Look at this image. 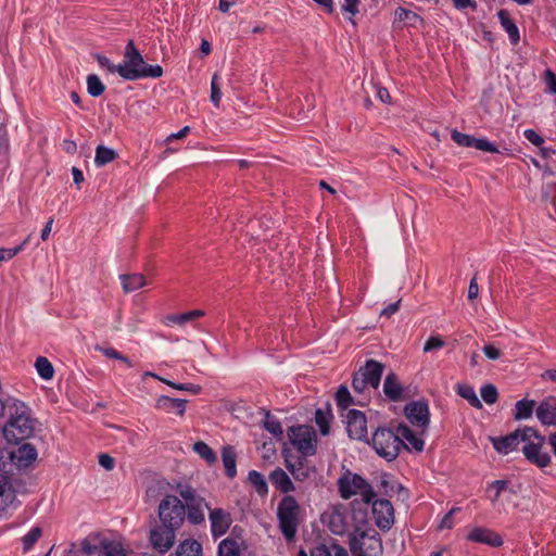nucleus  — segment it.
Listing matches in <instances>:
<instances>
[{
    "label": "nucleus",
    "mask_w": 556,
    "mask_h": 556,
    "mask_svg": "<svg viewBox=\"0 0 556 556\" xmlns=\"http://www.w3.org/2000/svg\"><path fill=\"white\" fill-rule=\"evenodd\" d=\"M168 488H170L168 482L156 481L148 488L147 496L155 498L163 495L157 507L159 520L164 527L168 526L178 531L186 519V506L177 496L167 494Z\"/></svg>",
    "instance_id": "1"
},
{
    "label": "nucleus",
    "mask_w": 556,
    "mask_h": 556,
    "mask_svg": "<svg viewBox=\"0 0 556 556\" xmlns=\"http://www.w3.org/2000/svg\"><path fill=\"white\" fill-rule=\"evenodd\" d=\"M2 431L9 443L18 444L34 434L35 420L29 416L23 404L21 406L14 404V414L11 413V417Z\"/></svg>",
    "instance_id": "2"
},
{
    "label": "nucleus",
    "mask_w": 556,
    "mask_h": 556,
    "mask_svg": "<svg viewBox=\"0 0 556 556\" xmlns=\"http://www.w3.org/2000/svg\"><path fill=\"white\" fill-rule=\"evenodd\" d=\"M338 490L340 496L343 500H349L352 496L359 494L362 495V501L365 504H370L375 497H377V493L374 488L367 480H365L358 473L352 472L349 469H345L341 477L338 479Z\"/></svg>",
    "instance_id": "3"
},
{
    "label": "nucleus",
    "mask_w": 556,
    "mask_h": 556,
    "mask_svg": "<svg viewBox=\"0 0 556 556\" xmlns=\"http://www.w3.org/2000/svg\"><path fill=\"white\" fill-rule=\"evenodd\" d=\"M301 506L292 495H285L277 507L279 529L287 541H293L300 525Z\"/></svg>",
    "instance_id": "4"
},
{
    "label": "nucleus",
    "mask_w": 556,
    "mask_h": 556,
    "mask_svg": "<svg viewBox=\"0 0 556 556\" xmlns=\"http://www.w3.org/2000/svg\"><path fill=\"white\" fill-rule=\"evenodd\" d=\"M370 444L376 453L388 462L394 460L402 448L408 450V445L400 439L397 431L386 427L374 432Z\"/></svg>",
    "instance_id": "5"
},
{
    "label": "nucleus",
    "mask_w": 556,
    "mask_h": 556,
    "mask_svg": "<svg viewBox=\"0 0 556 556\" xmlns=\"http://www.w3.org/2000/svg\"><path fill=\"white\" fill-rule=\"evenodd\" d=\"M522 432V442L526 443L522 453L526 459L539 468L547 467L551 464V456L543 451L545 437L532 427H523Z\"/></svg>",
    "instance_id": "6"
},
{
    "label": "nucleus",
    "mask_w": 556,
    "mask_h": 556,
    "mask_svg": "<svg viewBox=\"0 0 556 556\" xmlns=\"http://www.w3.org/2000/svg\"><path fill=\"white\" fill-rule=\"evenodd\" d=\"M350 549L353 556H382L383 546L380 534L375 529L361 531L350 535Z\"/></svg>",
    "instance_id": "7"
},
{
    "label": "nucleus",
    "mask_w": 556,
    "mask_h": 556,
    "mask_svg": "<svg viewBox=\"0 0 556 556\" xmlns=\"http://www.w3.org/2000/svg\"><path fill=\"white\" fill-rule=\"evenodd\" d=\"M177 490L185 501L186 518L192 525H200L205 520L204 509H211L205 498L198 494L189 484H177Z\"/></svg>",
    "instance_id": "8"
},
{
    "label": "nucleus",
    "mask_w": 556,
    "mask_h": 556,
    "mask_svg": "<svg viewBox=\"0 0 556 556\" xmlns=\"http://www.w3.org/2000/svg\"><path fill=\"white\" fill-rule=\"evenodd\" d=\"M288 437L292 445L304 456H313L317 452V437L309 426H292L288 430Z\"/></svg>",
    "instance_id": "9"
},
{
    "label": "nucleus",
    "mask_w": 556,
    "mask_h": 556,
    "mask_svg": "<svg viewBox=\"0 0 556 556\" xmlns=\"http://www.w3.org/2000/svg\"><path fill=\"white\" fill-rule=\"evenodd\" d=\"M177 530L159 522L150 530V543L160 554H165L175 544Z\"/></svg>",
    "instance_id": "10"
},
{
    "label": "nucleus",
    "mask_w": 556,
    "mask_h": 556,
    "mask_svg": "<svg viewBox=\"0 0 556 556\" xmlns=\"http://www.w3.org/2000/svg\"><path fill=\"white\" fill-rule=\"evenodd\" d=\"M370 504L376 526L382 531L390 530L394 523V509L391 502L375 497Z\"/></svg>",
    "instance_id": "11"
},
{
    "label": "nucleus",
    "mask_w": 556,
    "mask_h": 556,
    "mask_svg": "<svg viewBox=\"0 0 556 556\" xmlns=\"http://www.w3.org/2000/svg\"><path fill=\"white\" fill-rule=\"evenodd\" d=\"M346 431L353 440H367V419L363 412L357 409L348 412Z\"/></svg>",
    "instance_id": "12"
},
{
    "label": "nucleus",
    "mask_w": 556,
    "mask_h": 556,
    "mask_svg": "<svg viewBox=\"0 0 556 556\" xmlns=\"http://www.w3.org/2000/svg\"><path fill=\"white\" fill-rule=\"evenodd\" d=\"M451 137L452 140L460 147H473L477 150H481L484 152L501 153L497 147L485 138H475L473 136L463 134L456 129L452 131Z\"/></svg>",
    "instance_id": "13"
},
{
    "label": "nucleus",
    "mask_w": 556,
    "mask_h": 556,
    "mask_svg": "<svg viewBox=\"0 0 556 556\" xmlns=\"http://www.w3.org/2000/svg\"><path fill=\"white\" fill-rule=\"evenodd\" d=\"M118 75L126 80H137L147 77L159 78L163 75V68L160 65H150L143 61V64L136 68L119 67Z\"/></svg>",
    "instance_id": "14"
},
{
    "label": "nucleus",
    "mask_w": 556,
    "mask_h": 556,
    "mask_svg": "<svg viewBox=\"0 0 556 556\" xmlns=\"http://www.w3.org/2000/svg\"><path fill=\"white\" fill-rule=\"evenodd\" d=\"M307 457L308 456L300 455L294 462H292L287 455H285L286 467L298 482L308 480L316 472V468L314 466H309Z\"/></svg>",
    "instance_id": "15"
},
{
    "label": "nucleus",
    "mask_w": 556,
    "mask_h": 556,
    "mask_svg": "<svg viewBox=\"0 0 556 556\" xmlns=\"http://www.w3.org/2000/svg\"><path fill=\"white\" fill-rule=\"evenodd\" d=\"M405 415L409 421L417 427H427L430 421L429 406L425 401L408 403L405 408Z\"/></svg>",
    "instance_id": "16"
},
{
    "label": "nucleus",
    "mask_w": 556,
    "mask_h": 556,
    "mask_svg": "<svg viewBox=\"0 0 556 556\" xmlns=\"http://www.w3.org/2000/svg\"><path fill=\"white\" fill-rule=\"evenodd\" d=\"M467 540L485 544L492 547H500L503 545L504 541L502 536L492 529L476 527L473 528L467 535Z\"/></svg>",
    "instance_id": "17"
},
{
    "label": "nucleus",
    "mask_w": 556,
    "mask_h": 556,
    "mask_svg": "<svg viewBox=\"0 0 556 556\" xmlns=\"http://www.w3.org/2000/svg\"><path fill=\"white\" fill-rule=\"evenodd\" d=\"M208 518L214 538L224 535L232 522L230 514L223 508L210 509Z\"/></svg>",
    "instance_id": "18"
},
{
    "label": "nucleus",
    "mask_w": 556,
    "mask_h": 556,
    "mask_svg": "<svg viewBox=\"0 0 556 556\" xmlns=\"http://www.w3.org/2000/svg\"><path fill=\"white\" fill-rule=\"evenodd\" d=\"M522 428L516 429L514 432L500 438H490L493 447L500 454H508L517 448L519 442H522Z\"/></svg>",
    "instance_id": "19"
},
{
    "label": "nucleus",
    "mask_w": 556,
    "mask_h": 556,
    "mask_svg": "<svg viewBox=\"0 0 556 556\" xmlns=\"http://www.w3.org/2000/svg\"><path fill=\"white\" fill-rule=\"evenodd\" d=\"M384 370V365L375 359L366 361L365 365L359 368L358 372L367 384L374 389H377L380 384V380Z\"/></svg>",
    "instance_id": "20"
},
{
    "label": "nucleus",
    "mask_w": 556,
    "mask_h": 556,
    "mask_svg": "<svg viewBox=\"0 0 556 556\" xmlns=\"http://www.w3.org/2000/svg\"><path fill=\"white\" fill-rule=\"evenodd\" d=\"M536 417L544 426H556V397L544 399L535 409Z\"/></svg>",
    "instance_id": "21"
},
{
    "label": "nucleus",
    "mask_w": 556,
    "mask_h": 556,
    "mask_svg": "<svg viewBox=\"0 0 556 556\" xmlns=\"http://www.w3.org/2000/svg\"><path fill=\"white\" fill-rule=\"evenodd\" d=\"M11 458L18 467L26 468L37 458V450L30 443H23L17 450L11 452Z\"/></svg>",
    "instance_id": "22"
},
{
    "label": "nucleus",
    "mask_w": 556,
    "mask_h": 556,
    "mask_svg": "<svg viewBox=\"0 0 556 556\" xmlns=\"http://www.w3.org/2000/svg\"><path fill=\"white\" fill-rule=\"evenodd\" d=\"M187 403V400L161 395L156 400L155 407L160 410H164L166 413H175L176 415L182 417L186 412Z\"/></svg>",
    "instance_id": "23"
},
{
    "label": "nucleus",
    "mask_w": 556,
    "mask_h": 556,
    "mask_svg": "<svg viewBox=\"0 0 556 556\" xmlns=\"http://www.w3.org/2000/svg\"><path fill=\"white\" fill-rule=\"evenodd\" d=\"M269 481L278 491L286 495H289V493L294 492L296 490L293 481L290 479L288 473L280 467L275 468L269 473Z\"/></svg>",
    "instance_id": "24"
},
{
    "label": "nucleus",
    "mask_w": 556,
    "mask_h": 556,
    "mask_svg": "<svg viewBox=\"0 0 556 556\" xmlns=\"http://www.w3.org/2000/svg\"><path fill=\"white\" fill-rule=\"evenodd\" d=\"M383 392L386 396L393 402H399L402 400L403 388L394 372H389L387 375L383 382Z\"/></svg>",
    "instance_id": "25"
},
{
    "label": "nucleus",
    "mask_w": 556,
    "mask_h": 556,
    "mask_svg": "<svg viewBox=\"0 0 556 556\" xmlns=\"http://www.w3.org/2000/svg\"><path fill=\"white\" fill-rule=\"evenodd\" d=\"M222 462L225 468V475L229 479H233L237 476V452L232 445L223 446Z\"/></svg>",
    "instance_id": "26"
},
{
    "label": "nucleus",
    "mask_w": 556,
    "mask_h": 556,
    "mask_svg": "<svg viewBox=\"0 0 556 556\" xmlns=\"http://www.w3.org/2000/svg\"><path fill=\"white\" fill-rule=\"evenodd\" d=\"M498 20L501 22L502 27L506 30L509 36V40L511 45H517L520 41V34L517 25L510 18L509 13L501 9L497 12Z\"/></svg>",
    "instance_id": "27"
},
{
    "label": "nucleus",
    "mask_w": 556,
    "mask_h": 556,
    "mask_svg": "<svg viewBox=\"0 0 556 556\" xmlns=\"http://www.w3.org/2000/svg\"><path fill=\"white\" fill-rule=\"evenodd\" d=\"M15 500L10 477L0 473V510H4Z\"/></svg>",
    "instance_id": "28"
},
{
    "label": "nucleus",
    "mask_w": 556,
    "mask_h": 556,
    "mask_svg": "<svg viewBox=\"0 0 556 556\" xmlns=\"http://www.w3.org/2000/svg\"><path fill=\"white\" fill-rule=\"evenodd\" d=\"M397 434L402 441H407L408 444L413 446V448L417 452H421L424 450L425 442L424 440L417 438L414 431L405 424H399L396 427Z\"/></svg>",
    "instance_id": "29"
},
{
    "label": "nucleus",
    "mask_w": 556,
    "mask_h": 556,
    "mask_svg": "<svg viewBox=\"0 0 556 556\" xmlns=\"http://www.w3.org/2000/svg\"><path fill=\"white\" fill-rule=\"evenodd\" d=\"M140 64H143V58L140 52L137 50L132 40H129L124 55V62L122 66H126L127 68H136Z\"/></svg>",
    "instance_id": "30"
},
{
    "label": "nucleus",
    "mask_w": 556,
    "mask_h": 556,
    "mask_svg": "<svg viewBox=\"0 0 556 556\" xmlns=\"http://www.w3.org/2000/svg\"><path fill=\"white\" fill-rule=\"evenodd\" d=\"M122 286L126 293L136 291L147 285L141 274L121 275Z\"/></svg>",
    "instance_id": "31"
},
{
    "label": "nucleus",
    "mask_w": 556,
    "mask_h": 556,
    "mask_svg": "<svg viewBox=\"0 0 556 556\" xmlns=\"http://www.w3.org/2000/svg\"><path fill=\"white\" fill-rule=\"evenodd\" d=\"M176 556H202V545L192 539L181 542L177 549Z\"/></svg>",
    "instance_id": "32"
},
{
    "label": "nucleus",
    "mask_w": 556,
    "mask_h": 556,
    "mask_svg": "<svg viewBox=\"0 0 556 556\" xmlns=\"http://www.w3.org/2000/svg\"><path fill=\"white\" fill-rule=\"evenodd\" d=\"M102 542L99 535L88 536L81 542V551L87 556H101Z\"/></svg>",
    "instance_id": "33"
},
{
    "label": "nucleus",
    "mask_w": 556,
    "mask_h": 556,
    "mask_svg": "<svg viewBox=\"0 0 556 556\" xmlns=\"http://www.w3.org/2000/svg\"><path fill=\"white\" fill-rule=\"evenodd\" d=\"M535 407V401L534 400H520L515 404V413L514 418L516 420H523L528 419L532 416L533 410Z\"/></svg>",
    "instance_id": "34"
},
{
    "label": "nucleus",
    "mask_w": 556,
    "mask_h": 556,
    "mask_svg": "<svg viewBox=\"0 0 556 556\" xmlns=\"http://www.w3.org/2000/svg\"><path fill=\"white\" fill-rule=\"evenodd\" d=\"M118 157V154L115 150L108 148L105 146H98L96 149L94 163L97 166H104Z\"/></svg>",
    "instance_id": "35"
},
{
    "label": "nucleus",
    "mask_w": 556,
    "mask_h": 556,
    "mask_svg": "<svg viewBox=\"0 0 556 556\" xmlns=\"http://www.w3.org/2000/svg\"><path fill=\"white\" fill-rule=\"evenodd\" d=\"M202 316H204V312L203 311L194 309V311L186 312V313H182V314L168 315L166 317V323L167 324H176V325L182 326V325H185L187 323H190V321H193L197 318H200Z\"/></svg>",
    "instance_id": "36"
},
{
    "label": "nucleus",
    "mask_w": 556,
    "mask_h": 556,
    "mask_svg": "<svg viewBox=\"0 0 556 556\" xmlns=\"http://www.w3.org/2000/svg\"><path fill=\"white\" fill-rule=\"evenodd\" d=\"M456 393L462 396L463 399H466L469 404L475 408H481L482 404L477 396L475 389L466 383H458L456 386Z\"/></svg>",
    "instance_id": "37"
},
{
    "label": "nucleus",
    "mask_w": 556,
    "mask_h": 556,
    "mask_svg": "<svg viewBox=\"0 0 556 556\" xmlns=\"http://www.w3.org/2000/svg\"><path fill=\"white\" fill-rule=\"evenodd\" d=\"M193 451L203 458L208 465L216 463V453L203 441L193 444Z\"/></svg>",
    "instance_id": "38"
},
{
    "label": "nucleus",
    "mask_w": 556,
    "mask_h": 556,
    "mask_svg": "<svg viewBox=\"0 0 556 556\" xmlns=\"http://www.w3.org/2000/svg\"><path fill=\"white\" fill-rule=\"evenodd\" d=\"M35 367L37 369L38 375L42 379L50 380L53 378L54 368H53L51 362L47 357H43V356L37 357V359L35 362Z\"/></svg>",
    "instance_id": "39"
},
{
    "label": "nucleus",
    "mask_w": 556,
    "mask_h": 556,
    "mask_svg": "<svg viewBox=\"0 0 556 556\" xmlns=\"http://www.w3.org/2000/svg\"><path fill=\"white\" fill-rule=\"evenodd\" d=\"M332 418L331 410L328 407L327 412L321 408H317L315 413V421L319 427L320 433L327 435L330 431V420Z\"/></svg>",
    "instance_id": "40"
},
{
    "label": "nucleus",
    "mask_w": 556,
    "mask_h": 556,
    "mask_svg": "<svg viewBox=\"0 0 556 556\" xmlns=\"http://www.w3.org/2000/svg\"><path fill=\"white\" fill-rule=\"evenodd\" d=\"M248 480L254 486L255 491L260 495L263 496L268 493L267 482L261 472H258L256 470H251L249 472Z\"/></svg>",
    "instance_id": "41"
},
{
    "label": "nucleus",
    "mask_w": 556,
    "mask_h": 556,
    "mask_svg": "<svg viewBox=\"0 0 556 556\" xmlns=\"http://www.w3.org/2000/svg\"><path fill=\"white\" fill-rule=\"evenodd\" d=\"M264 428L276 438H281L283 434L280 421L269 413H266Z\"/></svg>",
    "instance_id": "42"
},
{
    "label": "nucleus",
    "mask_w": 556,
    "mask_h": 556,
    "mask_svg": "<svg viewBox=\"0 0 556 556\" xmlns=\"http://www.w3.org/2000/svg\"><path fill=\"white\" fill-rule=\"evenodd\" d=\"M87 90L91 97H99L104 92L105 87L96 74H90L87 77Z\"/></svg>",
    "instance_id": "43"
},
{
    "label": "nucleus",
    "mask_w": 556,
    "mask_h": 556,
    "mask_svg": "<svg viewBox=\"0 0 556 556\" xmlns=\"http://www.w3.org/2000/svg\"><path fill=\"white\" fill-rule=\"evenodd\" d=\"M218 556H240L238 543L231 539H225L218 547Z\"/></svg>",
    "instance_id": "44"
},
{
    "label": "nucleus",
    "mask_w": 556,
    "mask_h": 556,
    "mask_svg": "<svg viewBox=\"0 0 556 556\" xmlns=\"http://www.w3.org/2000/svg\"><path fill=\"white\" fill-rule=\"evenodd\" d=\"M101 556H126L121 543L103 540Z\"/></svg>",
    "instance_id": "45"
},
{
    "label": "nucleus",
    "mask_w": 556,
    "mask_h": 556,
    "mask_svg": "<svg viewBox=\"0 0 556 556\" xmlns=\"http://www.w3.org/2000/svg\"><path fill=\"white\" fill-rule=\"evenodd\" d=\"M336 401L338 407L342 409H346L350 405L354 403L353 397L350 394V391L346 386H340L336 393Z\"/></svg>",
    "instance_id": "46"
},
{
    "label": "nucleus",
    "mask_w": 556,
    "mask_h": 556,
    "mask_svg": "<svg viewBox=\"0 0 556 556\" xmlns=\"http://www.w3.org/2000/svg\"><path fill=\"white\" fill-rule=\"evenodd\" d=\"M395 16L399 21H406L410 25H415L417 21H422L420 15L404 8H397L395 11Z\"/></svg>",
    "instance_id": "47"
},
{
    "label": "nucleus",
    "mask_w": 556,
    "mask_h": 556,
    "mask_svg": "<svg viewBox=\"0 0 556 556\" xmlns=\"http://www.w3.org/2000/svg\"><path fill=\"white\" fill-rule=\"evenodd\" d=\"M480 393L486 404H494L498 399L497 389L491 383L484 384L481 388Z\"/></svg>",
    "instance_id": "48"
},
{
    "label": "nucleus",
    "mask_w": 556,
    "mask_h": 556,
    "mask_svg": "<svg viewBox=\"0 0 556 556\" xmlns=\"http://www.w3.org/2000/svg\"><path fill=\"white\" fill-rule=\"evenodd\" d=\"M329 528L334 534H342L345 532V523L341 514L334 513L330 516Z\"/></svg>",
    "instance_id": "49"
},
{
    "label": "nucleus",
    "mask_w": 556,
    "mask_h": 556,
    "mask_svg": "<svg viewBox=\"0 0 556 556\" xmlns=\"http://www.w3.org/2000/svg\"><path fill=\"white\" fill-rule=\"evenodd\" d=\"M42 531L41 528L35 527L33 528L24 538H23V544L24 549L28 551L33 547V545L39 540L41 536Z\"/></svg>",
    "instance_id": "50"
},
{
    "label": "nucleus",
    "mask_w": 556,
    "mask_h": 556,
    "mask_svg": "<svg viewBox=\"0 0 556 556\" xmlns=\"http://www.w3.org/2000/svg\"><path fill=\"white\" fill-rule=\"evenodd\" d=\"M29 241V238H26L20 245L12 248V249H5L0 248V262L9 261L13 258L15 255H17L25 247V244Z\"/></svg>",
    "instance_id": "51"
},
{
    "label": "nucleus",
    "mask_w": 556,
    "mask_h": 556,
    "mask_svg": "<svg viewBox=\"0 0 556 556\" xmlns=\"http://www.w3.org/2000/svg\"><path fill=\"white\" fill-rule=\"evenodd\" d=\"M222 92L218 85V75L214 74L211 81V101L216 108H219Z\"/></svg>",
    "instance_id": "52"
},
{
    "label": "nucleus",
    "mask_w": 556,
    "mask_h": 556,
    "mask_svg": "<svg viewBox=\"0 0 556 556\" xmlns=\"http://www.w3.org/2000/svg\"><path fill=\"white\" fill-rule=\"evenodd\" d=\"M393 483L390 481V475L382 473L378 484L379 492L383 495H390L393 492Z\"/></svg>",
    "instance_id": "53"
},
{
    "label": "nucleus",
    "mask_w": 556,
    "mask_h": 556,
    "mask_svg": "<svg viewBox=\"0 0 556 556\" xmlns=\"http://www.w3.org/2000/svg\"><path fill=\"white\" fill-rule=\"evenodd\" d=\"M445 345V342L440 337H430L425 345H424V352H431L434 350H439Z\"/></svg>",
    "instance_id": "54"
},
{
    "label": "nucleus",
    "mask_w": 556,
    "mask_h": 556,
    "mask_svg": "<svg viewBox=\"0 0 556 556\" xmlns=\"http://www.w3.org/2000/svg\"><path fill=\"white\" fill-rule=\"evenodd\" d=\"M367 387H368V384L365 381V379L363 378V376H361V374L358 371H356L353 375V379H352V388H353L354 392L363 393Z\"/></svg>",
    "instance_id": "55"
},
{
    "label": "nucleus",
    "mask_w": 556,
    "mask_h": 556,
    "mask_svg": "<svg viewBox=\"0 0 556 556\" xmlns=\"http://www.w3.org/2000/svg\"><path fill=\"white\" fill-rule=\"evenodd\" d=\"M361 0H344L342 3V11L349 13L351 16H355L359 12Z\"/></svg>",
    "instance_id": "56"
},
{
    "label": "nucleus",
    "mask_w": 556,
    "mask_h": 556,
    "mask_svg": "<svg viewBox=\"0 0 556 556\" xmlns=\"http://www.w3.org/2000/svg\"><path fill=\"white\" fill-rule=\"evenodd\" d=\"M525 138L538 148H541L544 143V139L533 129H527L523 132Z\"/></svg>",
    "instance_id": "57"
},
{
    "label": "nucleus",
    "mask_w": 556,
    "mask_h": 556,
    "mask_svg": "<svg viewBox=\"0 0 556 556\" xmlns=\"http://www.w3.org/2000/svg\"><path fill=\"white\" fill-rule=\"evenodd\" d=\"M96 59H97L98 63L100 64V66L108 68V71L111 73H115V72L118 73V68L123 67L122 64H118V65L112 64L111 61L106 56L101 55V54H96Z\"/></svg>",
    "instance_id": "58"
},
{
    "label": "nucleus",
    "mask_w": 556,
    "mask_h": 556,
    "mask_svg": "<svg viewBox=\"0 0 556 556\" xmlns=\"http://www.w3.org/2000/svg\"><path fill=\"white\" fill-rule=\"evenodd\" d=\"M99 464L106 470H112L115 466V460L109 454L102 453L99 455Z\"/></svg>",
    "instance_id": "59"
},
{
    "label": "nucleus",
    "mask_w": 556,
    "mask_h": 556,
    "mask_svg": "<svg viewBox=\"0 0 556 556\" xmlns=\"http://www.w3.org/2000/svg\"><path fill=\"white\" fill-rule=\"evenodd\" d=\"M452 2L454 8L457 10H465L467 8L476 10L478 7L476 0H452Z\"/></svg>",
    "instance_id": "60"
},
{
    "label": "nucleus",
    "mask_w": 556,
    "mask_h": 556,
    "mask_svg": "<svg viewBox=\"0 0 556 556\" xmlns=\"http://www.w3.org/2000/svg\"><path fill=\"white\" fill-rule=\"evenodd\" d=\"M483 353L490 359H498L502 355L501 351L495 348L493 344H486L483 346Z\"/></svg>",
    "instance_id": "61"
},
{
    "label": "nucleus",
    "mask_w": 556,
    "mask_h": 556,
    "mask_svg": "<svg viewBox=\"0 0 556 556\" xmlns=\"http://www.w3.org/2000/svg\"><path fill=\"white\" fill-rule=\"evenodd\" d=\"M545 83L549 91L556 94V74L551 70L545 71Z\"/></svg>",
    "instance_id": "62"
},
{
    "label": "nucleus",
    "mask_w": 556,
    "mask_h": 556,
    "mask_svg": "<svg viewBox=\"0 0 556 556\" xmlns=\"http://www.w3.org/2000/svg\"><path fill=\"white\" fill-rule=\"evenodd\" d=\"M176 390L188 391L192 394H199L202 390L201 386L193 383H179V386H175Z\"/></svg>",
    "instance_id": "63"
},
{
    "label": "nucleus",
    "mask_w": 556,
    "mask_h": 556,
    "mask_svg": "<svg viewBox=\"0 0 556 556\" xmlns=\"http://www.w3.org/2000/svg\"><path fill=\"white\" fill-rule=\"evenodd\" d=\"M328 552H331V556H349L346 549L336 543L327 546Z\"/></svg>",
    "instance_id": "64"
}]
</instances>
